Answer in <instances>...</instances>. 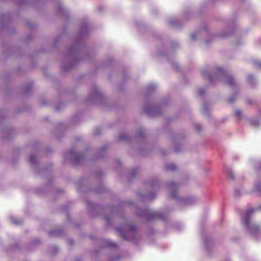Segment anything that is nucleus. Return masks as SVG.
I'll list each match as a JSON object with an SVG mask.
<instances>
[{
	"label": "nucleus",
	"mask_w": 261,
	"mask_h": 261,
	"mask_svg": "<svg viewBox=\"0 0 261 261\" xmlns=\"http://www.w3.org/2000/svg\"><path fill=\"white\" fill-rule=\"evenodd\" d=\"M131 173H132V178L133 177L135 176V175H136V173H137L136 170H135V169H132Z\"/></svg>",
	"instance_id": "nucleus-23"
},
{
	"label": "nucleus",
	"mask_w": 261,
	"mask_h": 261,
	"mask_svg": "<svg viewBox=\"0 0 261 261\" xmlns=\"http://www.w3.org/2000/svg\"><path fill=\"white\" fill-rule=\"evenodd\" d=\"M135 210L136 215L145 221L160 220L165 221L168 219V215L164 211H155L148 207L144 209L136 208Z\"/></svg>",
	"instance_id": "nucleus-3"
},
{
	"label": "nucleus",
	"mask_w": 261,
	"mask_h": 261,
	"mask_svg": "<svg viewBox=\"0 0 261 261\" xmlns=\"http://www.w3.org/2000/svg\"><path fill=\"white\" fill-rule=\"evenodd\" d=\"M35 159L33 156H31L30 158V161L32 164L34 163Z\"/></svg>",
	"instance_id": "nucleus-24"
},
{
	"label": "nucleus",
	"mask_w": 261,
	"mask_h": 261,
	"mask_svg": "<svg viewBox=\"0 0 261 261\" xmlns=\"http://www.w3.org/2000/svg\"><path fill=\"white\" fill-rule=\"evenodd\" d=\"M257 211H261V204L257 208L248 209L242 214L241 222L247 233L251 237L255 238L258 234L260 229L259 224L252 219V214Z\"/></svg>",
	"instance_id": "nucleus-2"
},
{
	"label": "nucleus",
	"mask_w": 261,
	"mask_h": 261,
	"mask_svg": "<svg viewBox=\"0 0 261 261\" xmlns=\"http://www.w3.org/2000/svg\"><path fill=\"white\" fill-rule=\"evenodd\" d=\"M143 111L148 117H155L161 113V109L160 107L146 104L143 108Z\"/></svg>",
	"instance_id": "nucleus-5"
},
{
	"label": "nucleus",
	"mask_w": 261,
	"mask_h": 261,
	"mask_svg": "<svg viewBox=\"0 0 261 261\" xmlns=\"http://www.w3.org/2000/svg\"><path fill=\"white\" fill-rule=\"evenodd\" d=\"M149 187L154 188L158 185V179L156 178H153L148 182Z\"/></svg>",
	"instance_id": "nucleus-10"
},
{
	"label": "nucleus",
	"mask_w": 261,
	"mask_h": 261,
	"mask_svg": "<svg viewBox=\"0 0 261 261\" xmlns=\"http://www.w3.org/2000/svg\"><path fill=\"white\" fill-rule=\"evenodd\" d=\"M138 195L141 197L143 201H149L155 197V194L154 192H149L145 194L139 193Z\"/></svg>",
	"instance_id": "nucleus-7"
},
{
	"label": "nucleus",
	"mask_w": 261,
	"mask_h": 261,
	"mask_svg": "<svg viewBox=\"0 0 261 261\" xmlns=\"http://www.w3.org/2000/svg\"><path fill=\"white\" fill-rule=\"evenodd\" d=\"M169 23L173 26H177L178 24V21L176 19L171 18L169 20Z\"/></svg>",
	"instance_id": "nucleus-12"
},
{
	"label": "nucleus",
	"mask_w": 261,
	"mask_h": 261,
	"mask_svg": "<svg viewBox=\"0 0 261 261\" xmlns=\"http://www.w3.org/2000/svg\"><path fill=\"white\" fill-rule=\"evenodd\" d=\"M197 92L200 96H202L205 93V90L202 88H200L198 89Z\"/></svg>",
	"instance_id": "nucleus-19"
},
{
	"label": "nucleus",
	"mask_w": 261,
	"mask_h": 261,
	"mask_svg": "<svg viewBox=\"0 0 261 261\" xmlns=\"http://www.w3.org/2000/svg\"><path fill=\"white\" fill-rule=\"evenodd\" d=\"M175 151L176 152H178V151H180V149H179L177 148V146H176V147H175Z\"/></svg>",
	"instance_id": "nucleus-26"
},
{
	"label": "nucleus",
	"mask_w": 261,
	"mask_h": 261,
	"mask_svg": "<svg viewBox=\"0 0 261 261\" xmlns=\"http://www.w3.org/2000/svg\"><path fill=\"white\" fill-rule=\"evenodd\" d=\"M159 56H166V55H163L162 54H161V53H159V55H158Z\"/></svg>",
	"instance_id": "nucleus-27"
},
{
	"label": "nucleus",
	"mask_w": 261,
	"mask_h": 261,
	"mask_svg": "<svg viewBox=\"0 0 261 261\" xmlns=\"http://www.w3.org/2000/svg\"><path fill=\"white\" fill-rule=\"evenodd\" d=\"M131 205H132V211L133 210V208H134V206L133 205V203H132L131 204Z\"/></svg>",
	"instance_id": "nucleus-29"
},
{
	"label": "nucleus",
	"mask_w": 261,
	"mask_h": 261,
	"mask_svg": "<svg viewBox=\"0 0 261 261\" xmlns=\"http://www.w3.org/2000/svg\"><path fill=\"white\" fill-rule=\"evenodd\" d=\"M205 42L206 43H208L209 42V41H208L207 40H205Z\"/></svg>",
	"instance_id": "nucleus-30"
},
{
	"label": "nucleus",
	"mask_w": 261,
	"mask_h": 261,
	"mask_svg": "<svg viewBox=\"0 0 261 261\" xmlns=\"http://www.w3.org/2000/svg\"><path fill=\"white\" fill-rule=\"evenodd\" d=\"M254 124L255 125H258V124H259V122H258V121H257V122H254Z\"/></svg>",
	"instance_id": "nucleus-28"
},
{
	"label": "nucleus",
	"mask_w": 261,
	"mask_h": 261,
	"mask_svg": "<svg viewBox=\"0 0 261 261\" xmlns=\"http://www.w3.org/2000/svg\"><path fill=\"white\" fill-rule=\"evenodd\" d=\"M247 82L249 83L252 86H254L255 83L256 82V80L255 77L250 74L247 75Z\"/></svg>",
	"instance_id": "nucleus-9"
},
{
	"label": "nucleus",
	"mask_w": 261,
	"mask_h": 261,
	"mask_svg": "<svg viewBox=\"0 0 261 261\" xmlns=\"http://www.w3.org/2000/svg\"><path fill=\"white\" fill-rule=\"evenodd\" d=\"M235 99L236 95H232L229 98L228 100L229 103H232L235 101Z\"/></svg>",
	"instance_id": "nucleus-20"
},
{
	"label": "nucleus",
	"mask_w": 261,
	"mask_h": 261,
	"mask_svg": "<svg viewBox=\"0 0 261 261\" xmlns=\"http://www.w3.org/2000/svg\"><path fill=\"white\" fill-rule=\"evenodd\" d=\"M227 174H228V176L230 177V178H233V173L231 171H228L227 172Z\"/></svg>",
	"instance_id": "nucleus-22"
},
{
	"label": "nucleus",
	"mask_w": 261,
	"mask_h": 261,
	"mask_svg": "<svg viewBox=\"0 0 261 261\" xmlns=\"http://www.w3.org/2000/svg\"><path fill=\"white\" fill-rule=\"evenodd\" d=\"M256 65L258 66V67H259L261 68V62H259V61H257L256 62Z\"/></svg>",
	"instance_id": "nucleus-25"
},
{
	"label": "nucleus",
	"mask_w": 261,
	"mask_h": 261,
	"mask_svg": "<svg viewBox=\"0 0 261 261\" xmlns=\"http://www.w3.org/2000/svg\"><path fill=\"white\" fill-rule=\"evenodd\" d=\"M201 74L212 84L221 82L227 84L232 89L238 87V84L233 76L220 66H215L211 68L203 69Z\"/></svg>",
	"instance_id": "nucleus-1"
},
{
	"label": "nucleus",
	"mask_w": 261,
	"mask_h": 261,
	"mask_svg": "<svg viewBox=\"0 0 261 261\" xmlns=\"http://www.w3.org/2000/svg\"><path fill=\"white\" fill-rule=\"evenodd\" d=\"M168 190L171 191L170 196L171 197L178 200L180 205H190L194 203L195 199L193 197L181 198L178 196L176 190L178 186L174 182H170L166 185Z\"/></svg>",
	"instance_id": "nucleus-4"
},
{
	"label": "nucleus",
	"mask_w": 261,
	"mask_h": 261,
	"mask_svg": "<svg viewBox=\"0 0 261 261\" xmlns=\"http://www.w3.org/2000/svg\"><path fill=\"white\" fill-rule=\"evenodd\" d=\"M253 190L261 195V179L256 181L253 186Z\"/></svg>",
	"instance_id": "nucleus-8"
},
{
	"label": "nucleus",
	"mask_w": 261,
	"mask_h": 261,
	"mask_svg": "<svg viewBox=\"0 0 261 261\" xmlns=\"http://www.w3.org/2000/svg\"><path fill=\"white\" fill-rule=\"evenodd\" d=\"M70 153L71 154H72V151H70Z\"/></svg>",
	"instance_id": "nucleus-31"
},
{
	"label": "nucleus",
	"mask_w": 261,
	"mask_h": 261,
	"mask_svg": "<svg viewBox=\"0 0 261 261\" xmlns=\"http://www.w3.org/2000/svg\"><path fill=\"white\" fill-rule=\"evenodd\" d=\"M156 88V85L155 84H151L147 87V91L148 92H151Z\"/></svg>",
	"instance_id": "nucleus-13"
},
{
	"label": "nucleus",
	"mask_w": 261,
	"mask_h": 261,
	"mask_svg": "<svg viewBox=\"0 0 261 261\" xmlns=\"http://www.w3.org/2000/svg\"><path fill=\"white\" fill-rule=\"evenodd\" d=\"M211 241L210 239L207 237H204L203 238V243L206 248H208L209 243Z\"/></svg>",
	"instance_id": "nucleus-14"
},
{
	"label": "nucleus",
	"mask_w": 261,
	"mask_h": 261,
	"mask_svg": "<svg viewBox=\"0 0 261 261\" xmlns=\"http://www.w3.org/2000/svg\"><path fill=\"white\" fill-rule=\"evenodd\" d=\"M132 245L133 244H138L141 239L140 235L135 225L132 224Z\"/></svg>",
	"instance_id": "nucleus-6"
},
{
	"label": "nucleus",
	"mask_w": 261,
	"mask_h": 261,
	"mask_svg": "<svg viewBox=\"0 0 261 261\" xmlns=\"http://www.w3.org/2000/svg\"><path fill=\"white\" fill-rule=\"evenodd\" d=\"M137 135L138 137H143L145 135V131L142 128H140L138 130Z\"/></svg>",
	"instance_id": "nucleus-15"
},
{
	"label": "nucleus",
	"mask_w": 261,
	"mask_h": 261,
	"mask_svg": "<svg viewBox=\"0 0 261 261\" xmlns=\"http://www.w3.org/2000/svg\"><path fill=\"white\" fill-rule=\"evenodd\" d=\"M234 113H235V115L238 118V119H241L242 118V112L241 110H236L234 112Z\"/></svg>",
	"instance_id": "nucleus-17"
},
{
	"label": "nucleus",
	"mask_w": 261,
	"mask_h": 261,
	"mask_svg": "<svg viewBox=\"0 0 261 261\" xmlns=\"http://www.w3.org/2000/svg\"><path fill=\"white\" fill-rule=\"evenodd\" d=\"M166 169L168 171H174L176 169V167L173 163H168L166 165Z\"/></svg>",
	"instance_id": "nucleus-11"
},
{
	"label": "nucleus",
	"mask_w": 261,
	"mask_h": 261,
	"mask_svg": "<svg viewBox=\"0 0 261 261\" xmlns=\"http://www.w3.org/2000/svg\"><path fill=\"white\" fill-rule=\"evenodd\" d=\"M230 34H231L230 32H227V33H224L223 32H221L219 35V36L221 38H225L228 37L230 35Z\"/></svg>",
	"instance_id": "nucleus-16"
},
{
	"label": "nucleus",
	"mask_w": 261,
	"mask_h": 261,
	"mask_svg": "<svg viewBox=\"0 0 261 261\" xmlns=\"http://www.w3.org/2000/svg\"><path fill=\"white\" fill-rule=\"evenodd\" d=\"M207 106L205 103H204L202 106V108L201 109V112L203 114H206L207 113Z\"/></svg>",
	"instance_id": "nucleus-18"
},
{
	"label": "nucleus",
	"mask_w": 261,
	"mask_h": 261,
	"mask_svg": "<svg viewBox=\"0 0 261 261\" xmlns=\"http://www.w3.org/2000/svg\"><path fill=\"white\" fill-rule=\"evenodd\" d=\"M197 35H198V34L197 33H193L191 35V38L193 40H194V39H195L196 38Z\"/></svg>",
	"instance_id": "nucleus-21"
}]
</instances>
